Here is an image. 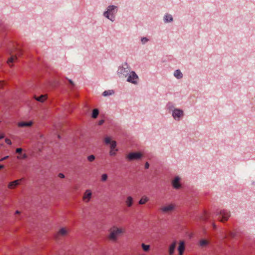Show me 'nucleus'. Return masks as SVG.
I'll return each mask as SVG.
<instances>
[{
    "instance_id": "nucleus-32",
    "label": "nucleus",
    "mask_w": 255,
    "mask_h": 255,
    "mask_svg": "<svg viewBox=\"0 0 255 255\" xmlns=\"http://www.w3.org/2000/svg\"><path fill=\"white\" fill-rule=\"evenodd\" d=\"M148 41V39L146 37H143L141 39V42L142 43H145Z\"/></svg>"
},
{
    "instance_id": "nucleus-20",
    "label": "nucleus",
    "mask_w": 255,
    "mask_h": 255,
    "mask_svg": "<svg viewBox=\"0 0 255 255\" xmlns=\"http://www.w3.org/2000/svg\"><path fill=\"white\" fill-rule=\"evenodd\" d=\"M174 76L177 79H181L182 78L183 75L180 70H176L175 71L174 73Z\"/></svg>"
},
{
    "instance_id": "nucleus-37",
    "label": "nucleus",
    "mask_w": 255,
    "mask_h": 255,
    "mask_svg": "<svg viewBox=\"0 0 255 255\" xmlns=\"http://www.w3.org/2000/svg\"><path fill=\"white\" fill-rule=\"evenodd\" d=\"M104 120H100L99 122V125H102L103 123H104Z\"/></svg>"
},
{
    "instance_id": "nucleus-16",
    "label": "nucleus",
    "mask_w": 255,
    "mask_h": 255,
    "mask_svg": "<svg viewBox=\"0 0 255 255\" xmlns=\"http://www.w3.org/2000/svg\"><path fill=\"white\" fill-rule=\"evenodd\" d=\"M125 202H126V204L127 206V207H131L133 203V198L130 196H128L125 201Z\"/></svg>"
},
{
    "instance_id": "nucleus-46",
    "label": "nucleus",
    "mask_w": 255,
    "mask_h": 255,
    "mask_svg": "<svg viewBox=\"0 0 255 255\" xmlns=\"http://www.w3.org/2000/svg\"><path fill=\"white\" fill-rule=\"evenodd\" d=\"M145 255V254H142V255Z\"/></svg>"
},
{
    "instance_id": "nucleus-18",
    "label": "nucleus",
    "mask_w": 255,
    "mask_h": 255,
    "mask_svg": "<svg viewBox=\"0 0 255 255\" xmlns=\"http://www.w3.org/2000/svg\"><path fill=\"white\" fill-rule=\"evenodd\" d=\"M185 247L184 241H181L179 243V246L178 248V251L179 252H184L185 251Z\"/></svg>"
},
{
    "instance_id": "nucleus-41",
    "label": "nucleus",
    "mask_w": 255,
    "mask_h": 255,
    "mask_svg": "<svg viewBox=\"0 0 255 255\" xmlns=\"http://www.w3.org/2000/svg\"><path fill=\"white\" fill-rule=\"evenodd\" d=\"M183 253L184 252H179V255H183Z\"/></svg>"
},
{
    "instance_id": "nucleus-24",
    "label": "nucleus",
    "mask_w": 255,
    "mask_h": 255,
    "mask_svg": "<svg viewBox=\"0 0 255 255\" xmlns=\"http://www.w3.org/2000/svg\"><path fill=\"white\" fill-rule=\"evenodd\" d=\"M141 246L144 252H148L150 249V245H145L144 243H142Z\"/></svg>"
},
{
    "instance_id": "nucleus-30",
    "label": "nucleus",
    "mask_w": 255,
    "mask_h": 255,
    "mask_svg": "<svg viewBox=\"0 0 255 255\" xmlns=\"http://www.w3.org/2000/svg\"><path fill=\"white\" fill-rule=\"evenodd\" d=\"M108 175L107 174H103L101 176V180L103 182L106 181L107 180Z\"/></svg>"
},
{
    "instance_id": "nucleus-23",
    "label": "nucleus",
    "mask_w": 255,
    "mask_h": 255,
    "mask_svg": "<svg viewBox=\"0 0 255 255\" xmlns=\"http://www.w3.org/2000/svg\"><path fill=\"white\" fill-rule=\"evenodd\" d=\"M35 100L40 102H43L46 99L45 95H41L38 97H35Z\"/></svg>"
},
{
    "instance_id": "nucleus-19",
    "label": "nucleus",
    "mask_w": 255,
    "mask_h": 255,
    "mask_svg": "<svg viewBox=\"0 0 255 255\" xmlns=\"http://www.w3.org/2000/svg\"><path fill=\"white\" fill-rule=\"evenodd\" d=\"M209 244V241L205 239L201 240L199 242V245L201 247H205L208 246Z\"/></svg>"
},
{
    "instance_id": "nucleus-33",
    "label": "nucleus",
    "mask_w": 255,
    "mask_h": 255,
    "mask_svg": "<svg viewBox=\"0 0 255 255\" xmlns=\"http://www.w3.org/2000/svg\"><path fill=\"white\" fill-rule=\"evenodd\" d=\"M22 150V149L21 148H18L16 149L15 151L16 153H21V151Z\"/></svg>"
},
{
    "instance_id": "nucleus-39",
    "label": "nucleus",
    "mask_w": 255,
    "mask_h": 255,
    "mask_svg": "<svg viewBox=\"0 0 255 255\" xmlns=\"http://www.w3.org/2000/svg\"><path fill=\"white\" fill-rule=\"evenodd\" d=\"M3 86V82H0V88H1V87H2V86Z\"/></svg>"
},
{
    "instance_id": "nucleus-15",
    "label": "nucleus",
    "mask_w": 255,
    "mask_h": 255,
    "mask_svg": "<svg viewBox=\"0 0 255 255\" xmlns=\"http://www.w3.org/2000/svg\"><path fill=\"white\" fill-rule=\"evenodd\" d=\"M176 246V242H173L169 247L168 253L169 255H173L175 252Z\"/></svg>"
},
{
    "instance_id": "nucleus-6",
    "label": "nucleus",
    "mask_w": 255,
    "mask_h": 255,
    "mask_svg": "<svg viewBox=\"0 0 255 255\" xmlns=\"http://www.w3.org/2000/svg\"><path fill=\"white\" fill-rule=\"evenodd\" d=\"M142 157V154L140 152H131L127 156V158L129 161L138 160Z\"/></svg>"
},
{
    "instance_id": "nucleus-25",
    "label": "nucleus",
    "mask_w": 255,
    "mask_h": 255,
    "mask_svg": "<svg viewBox=\"0 0 255 255\" xmlns=\"http://www.w3.org/2000/svg\"><path fill=\"white\" fill-rule=\"evenodd\" d=\"M27 157V155L26 153H20L19 155L17 156L18 159H24Z\"/></svg>"
},
{
    "instance_id": "nucleus-3",
    "label": "nucleus",
    "mask_w": 255,
    "mask_h": 255,
    "mask_svg": "<svg viewBox=\"0 0 255 255\" xmlns=\"http://www.w3.org/2000/svg\"><path fill=\"white\" fill-rule=\"evenodd\" d=\"M69 232V228L66 227H62L60 228L59 230L55 233L54 237L56 239H59L60 237H64L68 236Z\"/></svg>"
},
{
    "instance_id": "nucleus-8",
    "label": "nucleus",
    "mask_w": 255,
    "mask_h": 255,
    "mask_svg": "<svg viewBox=\"0 0 255 255\" xmlns=\"http://www.w3.org/2000/svg\"><path fill=\"white\" fill-rule=\"evenodd\" d=\"M92 198V192L90 190L87 189L84 192L83 196V201L85 203H88Z\"/></svg>"
},
{
    "instance_id": "nucleus-38",
    "label": "nucleus",
    "mask_w": 255,
    "mask_h": 255,
    "mask_svg": "<svg viewBox=\"0 0 255 255\" xmlns=\"http://www.w3.org/2000/svg\"><path fill=\"white\" fill-rule=\"evenodd\" d=\"M68 81L71 85H74V83L71 79H68Z\"/></svg>"
},
{
    "instance_id": "nucleus-35",
    "label": "nucleus",
    "mask_w": 255,
    "mask_h": 255,
    "mask_svg": "<svg viewBox=\"0 0 255 255\" xmlns=\"http://www.w3.org/2000/svg\"><path fill=\"white\" fill-rule=\"evenodd\" d=\"M4 134H3V133H1V134H0V139H2V138H4Z\"/></svg>"
},
{
    "instance_id": "nucleus-36",
    "label": "nucleus",
    "mask_w": 255,
    "mask_h": 255,
    "mask_svg": "<svg viewBox=\"0 0 255 255\" xmlns=\"http://www.w3.org/2000/svg\"><path fill=\"white\" fill-rule=\"evenodd\" d=\"M149 165L148 163V162H146V163H145V168L146 169H147V168H149Z\"/></svg>"
},
{
    "instance_id": "nucleus-22",
    "label": "nucleus",
    "mask_w": 255,
    "mask_h": 255,
    "mask_svg": "<svg viewBox=\"0 0 255 255\" xmlns=\"http://www.w3.org/2000/svg\"><path fill=\"white\" fill-rule=\"evenodd\" d=\"M164 19L165 22H171L173 20V18H172L171 15H170V14H166L164 16Z\"/></svg>"
},
{
    "instance_id": "nucleus-1",
    "label": "nucleus",
    "mask_w": 255,
    "mask_h": 255,
    "mask_svg": "<svg viewBox=\"0 0 255 255\" xmlns=\"http://www.w3.org/2000/svg\"><path fill=\"white\" fill-rule=\"evenodd\" d=\"M125 232V230L124 228L114 226L109 230L108 238L110 241L116 242L118 241L119 236Z\"/></svg>"
},
{
    "instance_id": "nucleus-12",
    "label": "nucleus",
    "mask_w": 255,
    "mask_h": 255,
    "mask_svg": "<svg viewBox=\"0 0 255 255\" xmlns=\"http://www.w3.org/2000/svg\"><path fill=\"white\" fill-rule=\"evenodd\" d=\"M128 70L124 67H120L118 70V74L121 76L127 77L128 74Z\"/></svg>"
},
{
    "instance_id": "nucleus-10",
    "label": "nucleus",
    "mask_w": 255,
    "mask_h": 255,
    "mask_svg": "<svg viewBox=\"0 0 255 255\" xmlns=\"http://www.w3.org/2000/svg\"><path fill=\"white\" fill-rule=\"evenodd\" d=\"M183 112L182 110L179 109H175L172 113V116L175 119L177 120H179V118L183 116Z\"/></svg>"
},
{
    "instance_id": "nucleus-34",
    "label": "nucleus",
    "mask_w": 255,
    "mask_h": 255,
    "mask_svg": "<svg viewBox=\"0 0 255 255\" xmlns=\"http://www.w3.org/2000/svg\"><path fill=\"white\" fill-rule=\"evenodd\" d=\"M58 176H59V177H60L61 178H64L65 177L63 173H59L58 174Z\"/></svg>"
},
{
    "instance_id": "nucleus-21",
    "label": "nucleus",
    "mask_w": 255,
    "mask_h": 255,
    "mask_svg": "<svg viewBox=\"0 0 255 255\" xmlns=\"http://www.w3.org/2000/svg\"><path fill=\"white\" fill-rule=\"evenodd\" d=\"M149 198L146 196H143L139 201V204L140 205L144 204L148 201Z\"/></svg>"
},
{
    "instance_id": "nucleus-28",
    "label": "nucleus",
    "mask_w": 255,
    "mask_h": 255,
    "mask_svg": "<svg viewBox=\"0 0 255 255\" xmlns=\"http://www.w3.org/2000/svg\"><path fill=\"white\" fill-rule=\"evenodd\" d=\"M117 149H110V154L111 156H114L116 154Z\"/></svg>"
},
{
    "instance_id": "nucleus-44",
    "label": "nucleus",
    "mask_w": 255,
    "mask_h": 255,
    "mask_svg": "<svg viewBox=\"0 0 255 255\" xmlns=\"http://www.w3.org/2000/svg\"><path fill=\"white\" fill-rule=\"evenodd\" d=\"M213 226H214V228H215L216 227V225L215 224L213 225Z\"/></svg>"
},
{
    "instance_id": "nucleus-43",
    "label": "nucleus",
    "mask_w": 255,
    "mask_h": 255,
    "mask_svg": "<svg viewBox=\"0 0 255 255\" xmlns=\"http://www.w3.org/2000/svg\"><path fill=\"white\" fill-rule=\"evenodd\" d=\"M3 168V166L2 165H0V169Z\"/></svg>"
},
{
    "instance_id": "nucleus-11",
    "label": "nucleus",
    "mask_w": 255,
    "mask_h": 255,
    "mask_svg": "<svg viewBox=\"0 0 255 255\" xmlns=\"http://www.w3.org/2000/svg\"><path fill=\"white\" fill-rule=\"evenodd\" d=\"M21 180L22 179H20L9 182L7 185L8 188L10 189L15 188L17 185H18L20 184Z\"/></svg>"
},
{
    "instance_id": "nucleus-14",
    "label": "nucleus",
    "mask_w": 255,
    "mask_h": 255,
    "mask_svg": "<svg viewBox=\"0 0 255 255\" xmlns=\"http://www.w3.org/2000/svg\"><path fill=\"white\" fill-rule=\"evenodd\" d=\"M33 123L30 121L28 122H21L17 124V126L19 128H24L27 127H30L32 125Z\"/></svg>"
},
{
    "instance_id": "nucleus-2",
    "label": "nucleus",
    "mask_w": 255,
    "mask_h": 255,
    "mask_svg": "<svg viewBox=\"0 0 255 255\" xmlns=\"http://www.w3.org/2000/svg\"><path fill=\"white\" fill-rule=\"evenodd\" d=\"M117 12V7L114 5H110L108 6V9L104 13V15L113 21L115 19V14Z\"/></svg>"
},
{
    "instance_id": "nucleus-27",
    "label": "nucleus",
    "mask_w": 255,
    "mask_h": 255,
    "mask_svg": "<svg viewBox=\"0 0 255 255\" xmlns=\"http://www.w3.org/2000/svg\"><path fill=\"white\" fill-rule=\"evenodd\" d=\"M113 93H114V92L112 90V91H111V90L105 91L103 92V95L104 96H107L111 95Z\"/></svg>"
},
{
    "instance_id": "nucleus-7",
    "label": "nucleus",
    "mask_w": 255,
    "mask_h": 255,
    "mask_svg": "<svg viewBox=\"0 0 255 255\" xmlns=\"http://www.w3.org/2000/svg\"><path fill=\"white\" fill-rule=\"evenodd\" d=\"M138 76L136 74L133 72L131 71L129 74L127 78V81L133 84H136L137 83L138 80Z\"/></svg>"
},
{
    "instance_id": "nucleus-40",
    "label": "nucleus",
    "mask_w": 255,
    "mask_h": 255,
    "mask_svg": "<svg viewBox=\"0 0 255 255\" xmlns=\"http://www.w3.org/2000/svg\"><path fill=\"white\" fill-rule=\"evenodd\" d=\"M8 157V156H6L5 157H4L3 158H2V159H3V160L7 159V158Z\"/></svg>"
},
{
    "instance_id": "nucleus-26",
    "label": "nucleus",
    "mask_w": 255,
    "mask_h": 255,
    "mask_svg": "<svg viewBox=\"0 0 255 255\" xmlns=\"http://www.w3.org/2000/svg\"><path fill=\"white\" fill-rule=\"evenodd\" d=\"M99 114V111L98 109H95L93 110L92 112V117L93 118H96Z\"/></svg>"
},
{
    "instance_id": "nucleus-31",
    "label": "nucleus",
    "mask_w": 255,
    "mask_h": 255,
    "mask_svg": "<svg viewBox=\"0 0 255 255\" xmlns=\"http://www.w3.org/2000/svg\"><path fill=\"white\" fill-rule=\"evenodd\" d=\"M5 142L8 145L11 144V140L8 138H5Z\"/></svg>"
},
{
    "instance_id": "nucleus-5",
    "label": "nucleus",
    "mask_w": 255,
    "mask_h": 255,
    "mask_svg": "<svg viewBox=\"0 0 255 255\" xmlns=\"http://www.w3.org/2000/svg\"><path fill=\"white\" fill-rule=\"evenodd\" d=\"M176 208L175 204L171 203L167 204L160 208L161 211L163 213H169L173 211Z\"/></svg>"
},
{
    "instance_id": "nucleus-9",
    "label": "nucleus",
    "mask_w": 255,
    "mask_h": 255,
    "mask_svg": "<svg viewBox=\"0 0 255 255\" xmlns=\"http://www.w3.org/2000/svg\"><path fill=\"white\" fill-rule=\"evenodd\" d=\"M105 142L106 144H110V149H116V142L114 140L111 141V139L110 137L107 136L105 137Z\"/></svg>"
},
{
    "instance_id": "nucleus-42",
    "label": "nucleus",
    "mask_w": 255,
    "mask_h": 255,
    "mask_svg": "<svg viewBox=\"0 0 255 255\" xmlns=\"http://www.w3.org/2000/svg\"><path fill=\"white\" fill-rule=\"evenodd\" d=\"M19 213H20V212L19 211L17 210V211H15V214H19Z\"/></svg>"
},
{
    "instance_id": "nucleus-13",
    "label": "nucleus",
    "mask_w": 255,
    "mask_h": 255,
    "mask_svg": "<svg viewBox=\"0 0 255 255\" xmlns=\"http://www.w3.org/2000/svg\"><path fill=\"white\" fill-rule=\"evenodd\" d=\"M180 178L179 177H176L175 179L172 181V184L174 188L178 189L181 187V184L180 183Z\"/></svg>"
},
{
    "instance_id": "nucleus-45",
    "label": "nucleus",
    "mask_w": 255,
    "mask_h": 255,
    "mask_svg": "<svg viewBox=\"0 0 255 255\" xmlns=\"http://www.w3.org/2000/svg\"><path fill=\"white\" fill-rule=\"evenodd\" d=\"M3 161V159L2 158L0 159V161Z\"/></svg>"
},
{
    "instance_id": "nucleus-17",
    "label": "nucleus",
    "mask_w": 255,
    "mask_h": 255,
    "mask_svg": "<svg viewBox=\"0 0 255 255\" xmlns=\"http://www.w3.org/2000/svg\"><path fill=\"white\" fill-rule=\"evenodd\" d=\"M16 60L17 56L16 55H11L10 57L8 59L7 63L9 65V66L11 67L12 65H10V64L16 62Z\"/></svg>"
},
{
    "instance_id": "nucleus-4",
    "label": "nucleus",
    "mask_w": 255,
    "mask_h": 255,
    "mask_svg": "<svg viewBox=\"0 0 255 255\" xmlns=\"http://www.w3.org/2000/svg\"><path fill=\"white\" fill-rule=\"evenodd\" d=\"M217 214L219 215L218 219L221 222L227 221L230 216V213L225 210H221L219 213H217Z\"/></svg>"
},
{
    "instance_id": "nucleus-29",
    "label": "nucleus",
    "mask_w": 255,
    "mask_h": 255,
    "mask_svg": "<svg viewBox=\"0 0 255 255\" xmlns=\"http://www.w3.org/2000/svg\"><path fill=\"white\" fill-rule=\"evenodd\" d=\"M95 159V157L94 155H91L87 157V159L90 162L93 161Z\"/></svg>"
}]
</instances>
